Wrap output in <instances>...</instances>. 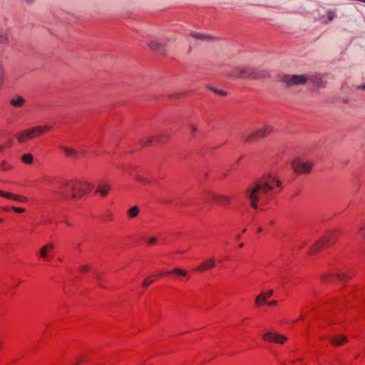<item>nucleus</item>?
Instances as JSON below:
<instances>
[{
	"label": "nucleus",
	"instance_id": "nucleus-1",
	"mask_svg": "<svg viewBox=\"0 0 365 365\" xmlns=\"http://www.w3.org/2000/svg\"><path fill=\"white\" fill-rule=\"evenodd\" d=\"M92 189V185L87 181L61 179L57 187L48 191L56 198L71 200L81 198Z\"/></svg>",
	"mask_w": 365,
	"mask_h": 365
},
{
	"label": "nucleus",
	"instance_id": "nucleus-2",
	"mask_svg": "<svg viewBox=\"0 0 365 365\" xmlns=\"http://www.w3.org/2000/svg\"><path fill=\"white\" fill-rule=\"evenodd\" d=\"M273 183L278 187L281 186L279 180L271 174L267 173L261 179L255 181L252 187L245 190L246 195L250 199L254 209L257 208V203L260 200L264 203L269 199L270 192L273 190Z\"/></svg>",
	"mask_w": 365,
	"mask_h": 365
},
{
	"label": "nucleus",
	"instance_id": "nucleus-3",
	"mask_svg": "<svg viewBox=\"0 0 365 365\" xmlns=\"http://www.w3.org/2000/svg\"><path fill=\"white\" fill-rule=\"evenodd\" d=\"M49 130L50 127L48 125L36 126L20 132L17 134L16 138L19 142L22 143L40 136L48 132Z\"/></svg>",
	"mask_w": 365,
	"mask_h": 365
},
{
	"label": "nucleus",
	"instance_id": "nucleus-4",
	"mask_svg": "<svg viewBox=\"0 0 365 365\" xmlns=\"http://www.w3.org/2000/svg\"><path fill=\"white\" fill-rule=\"evenodd\" d=\"M307 81L308 78L303 75H285L282 78V82L288 87L302 85Z\"/></svg>",
	"mask_w": 365,
	"mask_h": 365
},
{
	"label": "nucleus",
	"instance_id": "nucleus-5",
	"mask_svg": "<svg viewBox=\"0 0 365 365\" xmlns=\"http://www.w3.org/2000/svg\"><path fill=\"white\" fill-rule=\"evenodd\" d=\"M61 180V179L57 178L55 175H48V174H44V175H42L41 177H39L36 180V182L40 183V184L44 185L46 186L53 187L48 188L47 190V191L48 192H50L48 191V190H52L54 187H58V183L59 182V181Z\"/></svg>",
	"mask_w": 365,
	"mask_h": 365
},
{
	"label": "nucleus",
	"instance_id": "nucleus-6",
	"mask_svg": "<svg viewBox=\"0 0 365 365\" xmlns=\"http://www.w3.org/2000/svg\"><path fill=\"white\" fill-rule=\"evenodd\" d=\"M273 130L271 125H267L264 128L258 130L255 133H251L247 136H242V138L245 143H250L253 139L264 138Z\"/></svg>",
	"mask_w": 365,
	"mask_h": 365
},
{
	"label": "nucleus",
	"instance_id": "nucleus-7",
	"mask_svg": "<svg viewBox=\"0 0 365 365\" xmlns=\"http://www.w3.org/2000/svg\"><path fill=\"white\" fill-rule=\"evenodd\" d=\"M292 168L298 174L309 173L312 168V164L304 163L300 159L296 158L292 163Z\"/></svg>",
	"mask_w": 365,
	"mask_h": 365
},
{
	"label": "nucleus",
	"instance_id": "nucleus-8",
	"mask_svg": "<svg viewBox=\"0 0 365 365\" xmlns=\"http://www.w3.org/2000/svg\"><path fill=\"white\" fill-rule=\"evenodd\" d=\"M54 245L49 243L41 247L38 252V255L44 261H49L53 257Z\"/></svg>",
	"mask_w": 365,
	"mask_h": 365
},
{
	"label": "nucleus",
	"instance_id": "nucleus-9",
	"mask_svg": "<svg viewBox=\"0 0 365 365\" xmlns=\"http://www.w3.org/2000/svg\"><path fill=\"white\" fill-rule=\"evenodd\" d=\"M0 197H3L6 199L13 200L19 203H27L29 202V199L27 197L15 194L10 192H6L0 190Z\"/></svg>",
	"mask_w": 365,
	"mask_h": 365
},
{
	"label": "nucleus",
	"instance_id": "nucleus-10",
	"mask_svg": "<svg viewBox=\"0 0 365 365\" xmlns=\"http://www.w3.org/2000/svg\"><path fill=\"white\" fill-rule=\"evenodd\" d=\"M334 237H335V236H334V233H329L327 236L324 237L323 238H322L320 240H319L317 242V244L315 245L314 247H313L311 249V250L309 251V254H311L313 252L316 251L319 248L324 247L327 245H328L331 242V240L334 238Z\"/></svg>",
	"mask_w": 365,
	"mask_h": 365
},
{
	"label": "nucleus",
	"instance_id": "nucleus-11",
	"mask_svg": "<svg viewBox=\"0 0 365 365\" xmlns=\"http://www.w3.org/2000/svg\"><path fill=\"white\" fill-rule=\"evenodd\" d=\"M207 198H211L222 205H227L231 201V199L230 197L225 195H217L214 192L208 193Z\"/></svg>",
	"mask_w": 365,
	"mask_h": 365
},
{
	"label": "nucleus",
	"instance_id": "nucleus-12",
	"mask_svg": "<svg viewBox=\"0 0 365 365\" xmlns=\"http://www.w3.org/2000/svg\"><path fill=\"white\" fill-rule=\"evenodd\" d=\"M262 337L265 340L274 341L276 343H281V344L283 343V341L286 339L285 336H284L282 335L275 334L271 331L266 333L265 334H264L262 336Z\"/></svg>",
	"mask_w": 365,
	"mask_h": 365
},
{
	"label": "nucleus",
	"instance_id": "nucleus-13",
	"mask_svg": "<svg viewBox=\"0 0 365 365\" xmlns=\"http://www.w3.org/2000/svg\"><path fill=\"white\" fill-rule=\"evenodd\" d=\"M308 80L312 81L317 87L324 86L323 76L320 73H314L310 75Z\"/></svg>",
	"mask_w": 365,
	"mask_h": 365
},
{
	"label": "nucleus",
	"instance_id": "nucleus-14",
	"mask_svg": "<svg viewBox=\"0 0 365 365\" xmlns=\"http://www.w3.org/2000/svg\"><path fill=\"white\" fill-rule=\"evenodd\" d=\"M215 264V261L214 258H210V259L203 262L199 267L195 268V271H200L207 269H210L213 267Z\"/></svg>",
	"mask_w": 365,
	"mask_h": 365
},
{
	"label": "nucleus",
	"instance_id": "nucleus-15",
	"mask_svg": "<svg viewBox=\"0 0 365 365\" xmlns=\"http://www.w3.org/2000/svg\"><path fill=\"white\" fill-rule=\"evenodd\" d=\"M60 148L64 153V154L68 157H70V158H78L79 157V153L77 150H76L71 148H68V147H66V146H61Z\"/></svg>",
	"mask_w": 365,
	"mask_h": 365
},
{
	"label": "nucleus",
	"instance_id": "nucleus-16",
	"mask_svg": "<svg viewBox=\"0 0 365 365\" xmlns=\"http://www.w3.org/2000/svg\"><path fill=\"white\" fill-rule=\"evenodd\" d=\"M110 185L106 182H101L98 185L96 192L101 194L103 196L107 195L110 190Z\"/></svg>",
	"mask_w": 365,
	"mask_h": 365
},
{
	"label": "nucleus",
	"instance_id": "nucleus-17",
	"mask_svg": "<svg viewBox=\"0 0 365 365\" xmlns=\"http://www.w3.org/2000/svg\"><path fill=\"white\" fill-rule=\"evenodd\" d=\"M190 36H192L193 38H195L197 39H200L202 41H211V40L215 39V37L213 36L206 35V34L194 32V31L190 33Z\"/></svg>",
	"mask_w": 365,
	"mask_h": 365
},
{
	"label": "nucleus",
	"instance_id": "nucleus-18",
	"mask_svg": "<svg viewBox=\"0 0 365 365\" xmlns=\"http://www.w3.org/2000/svg\"><path fill=\"white\" fill-rule=\"evenodd\" d=\"M76 364L74 365H78L81 364L89 362V355L87 353L79 354L76 358Z\"/></svg>",
	"mask_w": 365,
	"mask_h": 365
},
{
	"label": "nucleus",
	"instance_id": "nucleus-19",
	"mask_svg": "<svg viewBox=\"0 0 365 365\" xmlns=\"http://www.w3.org/2000/svg\"><path fill=\"white\" fill-rule=\"evenodd\" d=\"M242 68L239 67L233 68L230 71L227 72V76L233 78H242Z\"/></svg>",
	"mask_w": 365,
	"mask_h": 365
},
{
	"label": "nucleus",
	"instance_id": "nucleus-20",
	"mask_svg": "<svg viewBox=\"0 0 365 365\" xmlns=\"http://www.w3.org/2000/svg\"><path fill=\"white\" fill-rule=\"evenodd\" d=\"M346 340V337L341 335H336L330 339L331 344L335 346H339L345 342Z\"/></svg>",
	"mask_w": 365,
	"mask_h": 365
},
{
	"label": "nucleus",
	"instance_id": "nucleus-21",
	"mask_svg": "<svg viewBox=\"0 0 365 365\" xmlns=\"http://www.w3.org/2000/svg\"><path fill=\"white\" fill-rule=\"evenodd\" d=\"M272 294H273V290L271 289L264 294L258 295L255 299L257 305H258V306L260 305L261 300L262 301V303H265L266 298L271 297L272 295Z\"/></svg>",
	"mask_w": 365,
	"mask_h": 365
},
{
	"label": "nucleus",
	"instance_id": "nucleus-22",
	"mask_svg": "<svg viewBox=\"0 0 365 365\" xmlns=\"http://www.w3.org/2000/svg\"><path fill=\"white\" fill-rule=\"evenodd\" d=\"M140 212V209L138 206H133L130 208L127 212V215L128 218H134L138 215Z\"/></svg>",
	"mask_w": 365,
	"mask_h": 365
},
{
	"label": "nucleus",
	"instance_id": "nucleus-23",
	"mask_svg": "<svg viewBox=\"0 0 365 365\" xmlns=\"http://www.w3.org/2000/svg\"><path fill=\"white\" fill-rule=\"evenodd\" d=\"M255 71L252 68H242V78H253Z\"/></svg>",
	"mask_w": 365,
	"mask_h": 365
},
{
	"label": "nucleus",
	"instance_id": "nucleus-24",
	"mask_svg": "<svg viewBox=\"0 0 365 365\" xmlns=\"http://www.w3.org/2000/svg\"><path fill=\"white\" fill-rule=\"evenodd\" d=\"M25 100L21 96H18L17 98H13L11 100V104L14 107H21L24 103Z\"/></svg>",
	"mask_w": 365,
	"mask_h": 365
},
{
	"label": "nucleus",
	"instance_id": "nucleus-25",
	"mask_svg": "<svg viewBox=\"0 0 365 365\" xmlns=\"http://www.w3.org/2000/svg\"><path fill=\"white\" fill-rule=\"evenodd\" d=\"M21 159L24 163L30 165L33 163L34 157L30 153H26L21 155Z\"/></svg>",
	"mask_w": 365,
	"mask_h": 365
},
{
	"label": "nucleus",
	"instance_id": "nucleus-26",
	"mask_svg": "<svg viewBox=\"0 0 365 365\" xmlns=\"http://www.w3.org/2000/svg\"><path fill=\"white\" fill-rule=\"evenodd\" d=\"M269 76V73L266 71H255L254 78H264Z\"/></svg>",
	"mask_w": 365,
	"mask_h": 365
},
{
	"label": "nucleus",
	"instance_id": "nucleus-27",
	"mask_svg": "<svg viewBox=\"0 0 365 365\" xmlns=\"http://www.w3.org/2000/svg\"><path fill=\"white\" fill-rule=\"evenodd\" d=\"M351 277V274H336L333 276H330L331 278H336L339 281H343L346 278H349Z\"/></svg>",
	"mask_w": 365,
	"mask_h": 365
},
{
	"label": "nucleus",
	"instance_id": "nucleus-28",
	"mask_svg": "<svg viewBox=\"0 0 365 365\" xmlns=\"http://www.w3.org/2000/svg\"><path fill=\"white\" fill-rule=\"evenodd\" d=\"M11 165L7 163L6 161H3L0 164V171H7L11 169Z\"/></svg>",
	"mask_w": 365,
	"mask_h": 365
},
{
	"label": "nucleus",
	"instance_id": "nucleus-29",
	"mask_svg": "<svg viewBox=\"0 0 365 365\" xmlns=\"http://www.w3.org/2000/svg\"><path fill=\"white\" fill-rule=\"evenodd\" d=\"M336 16V12L333 10H328L327 11V21H326V23H328L331 21H332L335 17Z\"/></svg>",
	"mask_w": 365,
	"mask_h": 365
},
{
	"label": "nucleus",
	"instance_id": "nucleus-30",
	"mask_svg": "<svg viewBox=\"0 0 365 365\" xmlns=\"http://www.w3.org/2000/svg\"><path fill=\"white\" fill-rule=\"evenodd\" d=\"M155 280V277H148L147 279H145L143 282V287H148L150 284H152Z\"/></svg>",
	"mask_w": 365,
	"mask_h": 365
},
{
	"label": "nucleus",
	"instance_id": "nucleus-31",
	"mask_svg": "<svg viewBox=\"0 0 365 365\" xmlns=\"http://www.w3.org/2000/svg\"><path fill=\"white\" fill-rule=\"evenodd\" d=\"M148 46L153 51H157L159 48V43L158 41H150L148 43Z\"/></svg>",
	"mask_w": 365,
	"mask_h": 365
},
{
	"label": "nucleus",
	"instance_id": "nucleus-32",
	"mask_svg": "<svg viewBox=\"0 0 365 365\" xmlns=\"http://www.w3.org/2000/svg\"><path fill=\"white\" fill-rule=\"evenodd\" d=\"M4 73L2 65L0 63V88L2 86L4 83Z\"/></svg>",
	"mask_w": 365,
	"mask_h": 365
},
{
	"label": "nucleus",
	"instance_id": "nucleus-33",
	"mask_svg": "<svg viewBox=\"0 0 365 365\" xmlns=\"http://www.w3.org/2000/svg\"><path fill=\"white\" fill-rule=\"evenodd\" d=\"M11 210L14 211L15 212H18V213H22V212H24L26 211V210L23 207H11Z\"/></svg>",
	"mask_w": 365,
	"mask_h": 365
},
{
	"label": "nucleus",
	"instance_id": "nucleus-34",
	"mask_svg": "<svg viewBox=\"0 0 365 365\" xmlns=\"http://www.w3.org/2000/svg\"><path fill=\"white\" fill-rule=\"evenodd\" d=\"M157 242V238L156 237H150L148 240L147 244L150 246H152L155 245Z\"/></svg>",
	"mask_w": 365,
	"mask_h": 365
},
{
	"label": "nucleus",
	"instance_id": "nucleus-35",
	"mask_svg": "<svg viewBox=\"0 0 365 365\" xmlns=\"http://www.w3.org/2000/svg\"><path fill=\"white\" fill-rule=\"evenodd\" d=\"M173 272L178 275H182V276L186 275V272L182 269H175Z\"/></svg>",
	"mask_w": 365,
	"mask_h": 365
},
{
	"label": "nucleus",
	"instance_id": "nucleus-36",
	"mask_svg": "<svg viewBox=\"0 0 365 365\" xmlns=\"http://www.w3.org/2000/svg\"><path fill=\"white\" fill-rule=\"evenodd\" d=\"M212 91L221 96H225L227 94V93L222 90L212 89Z\"/></svg>",
	"mask_w": 365,
	"mask_h": 365
},
{
	"label": "nucleus",
	"instance_id": "nucleus-37",
	"mask_svg": "<svg viewBox=\"0 0 365 365\" xmlns=\"http://www.w3.org/2000/svg\"><path fill=\"white\" fill-rule=\"evenodd\" d=\"M90 269V267L88 265H83L80 267V270L82 272H88Z\"/></svg>",
	"mask_w": 365,
	"mask_h": 365
},
{
	"label": "nucleus",
	"instance_id": "nucleus-38",
	"mask_svg": "<svg viewBox=\"0 0 365 365\" xmlns=\"http://www.w3.org/2000/svg\"><path fill=\"white\" fill-rule=\"evenodd\" d=\"M153 139H152V138H150V139H148V140H146V142L143 143V145L144 146H150V145H153Z\"/></svg>",
	"mask_w": 365,
	"mask_h": 365
},
{
	"label": "nucleus",
	"instance_id": "nucleus-39",
	"mask_svg": "<svg viewBox=\"0 0 365 365\" xmlns=\"http://www.w3.org/2000/svg\"><path fill=\"white\" fill-rule=\"evenodd\" d=\"M7 41V37L6 35H0V43H5Z\"/></svg>",
	"mask_w": 365,
	"mask_h": 365
},
{
	"label": "nucleus",
	"instance_id": "nucleus-40",
	"mask_svg": "<svg viewBox=\"0 0 365 365\" xmlns=\"http://www.w3.org/2000/svg\"><path fill=\"white\" fill-rule=\"evenodd\" d=\"M62 222L63 223H65L68 227H73V224L71 222H70L68 220H63Z\"/></svg>",
	"mask_w": 365,
	"mask_h": 365
},
{
	"label": "nucleus",
	"instance_id": "nucleus-41",
	"mask_svg": "<svg viewBox=\"0 0 365 365\" xmlns=\"http://www.w3.org/2000/svg\"><path fill=\"white\" fill-rule=\"evenodd\" d=\"M277 303V301H272V302H265L264 304L274 306V305H276Z\"/></svg>",
	"mask_w": 365,
	"mask_h": 365
},
{
	"label": "nucleus",
	"instance_id": "nucleus-42",
	"mask_svg": "<svg viewBox=\"0 0 365 365\" xmlns=\"http://www.w3.org/2000/svg\"><path fill=\"white\" fill-rule=\"evenodd\" d=\"M364 226H365V225H362L361 227H359V232L361 235H363V230H364Z\"/></svg>",
	"mask_w": 365,
	"mask_h": 365
},
{
	"label": "nucleus",
	"instance_id": "nucleus-43",
	"mask_svg": "<svg viewBox=\"0 0 365 365\" xmlns=\"http://www.w3.org/2000/svg\"><path fill=\"white\" fill-rule=\"evenodd\" d=\"M357 88L358 89H364V90H365V83L358 86Z\"/></svg>",
	"mask_w": 365,
	"mask_h": 365
},
{
	"label": "nucleus",
	"instance_id": "nucleus-44",
	"mask_svg": "<svg viewBox=\"0 0 365 365\" xmlns=\"http://www.w3.org/2000/svg\"><path fill=\"white\" fill-rule=\"evenodd\" d=\"M190 130H191V133H195V130H196V128L194 127V126H190Z\"/></svg>",
	"mask_w": 365,
	"mask_h": 365
},
{
	"label": "nucleus",
	"instance_id": "nucleus-45",
	"mask_svg": "<svg viewBox=\"0 0 365 365\" xmlns=\"http://www.w3.org/2000/svg\"><path fill=\"white\" fill-rule=\"evenodd\" d=\"M3 210L4 211H9V208L8 207H3Z\"/></svg>",
	"mask_w": 365,
	"mask_h": 365
},
{
	"label": "nucleus",
	"instance_id": "nucleus-46",
	"mask_svg": "<svg viewBox=\"0 0 365 365\" xmlns=\"http://www.w3.org/2000/svg\"><path fill=\"white\" fill-rule=\"evenodd\" d=\"M4 149V146L0 145V152L3 151Z\"/></svg>",
	"mask_w": 365,
	"mask_h": 365
},
{
	"label": "nucleus",
	"instance_id": "nucleus-47",
	"mask_svg": "<svg viewBox=\"0 0 365 365\" xmlns=\"http://www.w3.org/2000/svg\"><path fill=\"white\" fill-rule=\"evenodd\" d=\"M240 237H241V235L240 234L237 235L236 238L237 240L240 239Z\"/></svg>",
	"mask_w": 365,
	"mask_h": 365
},
{
	"label": "nucleus",
	"instance_id": "nucleus-48",
	"mask_svg": "<svg viewBox=\"0 0 365 365\" xmlns=\"http://www.w3.org/2000/svg\"><path fill=\"white\" fill-rule=\"evenodd\" d=\"M262 227H259L258 230H257V232H262Z\"/></svg>",
	"mask_w": 365,
	"mask_h": 365
},
{
	"label": "nucleus",
	"instance_id": "nucleus-49",
	"mask_svg": "<svg viewBox=\"0 0 365 365\" xmlns=\"http://www.w3.org/2000/svg\"><path fill=\"white\" fill-rule=\"evenodd\" d=\"M207 89H210V90H211V91H212V89H213V88H210V86H207Z\"/></svg>",
	"mask_w": 365,
	"mask_h": 365
},
{
	"label": "nucleus",
	"instance_id": "nucleus-50",
	"mask_svg": "<svg viewBox=\"0 0 365 365\" xmlns=\"http://www.w3.org/2000/svg\"><path fill=\"white\" fill-rule=\"evenodd\" d=\"M2 348V342L0 341V350Z\"/></svg>",
	"mask_w": 365,
	"mask_h": 365
},
{
	"label": "nucleus",
	"instance_id": "nucleus-51",
	"mask_svg": "<svg viewBox=\"0 0 365 365\" xmlns=\"http://www.w3.org/2000/svg\"><path fill=\"white\" fill-rule=\"evenodd\" d=\"M239 247H243V244H242V243L240 244V245H239Z\"/></svg>",
	"mask_w": 365,
	"mask_h": 365
},
{
	"label": "nucleus",
	"instance_id": "nucleus-52",
	"mask_svg": "<svg viewBox=\"0 0 365 365\" xmlns=\"http://www.w3.org/2000/svg\"><path fill=\"white\" fill-rule=\"evenodd\" d=\"M137 180H138L143 181V180H142V179H140V178H137ZM143 182H145V180H143Z\"/></svg>",
	"mask_w": 365,
	"mask_h": 365
},
{
	"label": "nucleus",
	"instance_id": "nucleus-53",
	"mask_svg": "<svg viewBox=\"0 0 365 365\" xmlns=\"http://www.w3.org/2000/svg\"><path fill=\"white\" fill-rule=\"evenodd\" d=\"M274 222L273 220H272V221H270L269 224H270V225H273V224H274Z\"/></svg>",
	"mask_w": 365,
	"mask_h": 365
},
{
	"label": "nucleus",
	"instance_id": "nucleus-54",
	"mask_svg": "<svg viewBox=\"0 0 365 365\" xmlns=\"http://www.w3.org/2000/svg\"><path fill=\"white\" fill-rule=\"evenodd\" d=\"M180 95V94L177 93V94H176V97H178Z\"/></svg>",
	"mask_w": 365,
	"mask_h": 365
},
{
	"label": "nucleus",
	"instance_id": "nucleus-55",
	"mask_svg": "<svg viewBox=\"0 0 365 365\" xmlns=\"http://www.w3.org/2000/svg\"><path fill=\"white\" fill-rule=\"evenodd\" d=\"M3 222V219L0 218V222Z\"/></svg>",
	"mask_w": 365,
	"mask_h": 365
}]
</instances>
